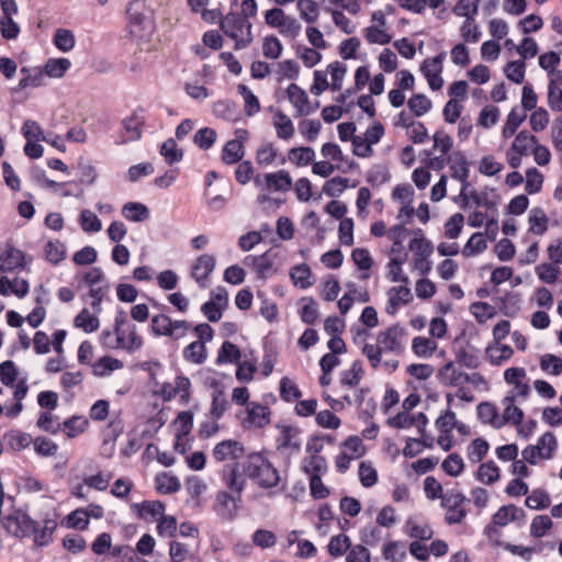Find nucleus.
Masks as SVG:
<instances>
[{"label":"nucleus","mask_w":562,"mask_h":562,"mask_svg":"<svg viewBox=\"0 0 562 562\" xmlns=\"http://www.w3.org/2000/svg\"><path fill=\"white\" fill-rule=\"evenodd\" d=\"M150 327L155 336H166L178 340L187 335L191 325L187 321H172L165 314H158L151 318Z\"/></svg>","instance_id":"5"},{"label":"nucleus","mask_w":562,"mask_h":562,"mask_svg":"<svg viewBox=\"0 0 562 562\" xmlns=\"http://www.w3.org/2000/svg\"><path fill=\"white\" fill-rule=\"evenodd\" d=\"M303 470L310 476H321L327 470V462L324 457L313 454L303 461Z\"/></svg>","instance_id":"50"},{"label":"nucleus","mask_w":562,"mask_h":562,"mask_svg":"<svg viewBox=\"0 0 562 562\" xmlns=\"http://www.w3.org/2000/svg\"><path fill=\"white\" fill-rule=\"evenodd\" d=\"M191 382L187 376L178 375L172 382H166L161 385L159 394L166 402L171 401L176 396L186 404L190 398Z\"/></svg>","instance_id":"15"},{"label":"nucleus","mask_w":562,"mask_h":562,"mask_svg":"<svg viewBox=\"0 0 562 562\" xmlns=\"http://www.w3.org/2000/svg\"><path fill=\"white\" fill-rule=\"evenodd\" d=\"M439 376L445 385L457 387L464 384L465 372L449 362L439 370Z\"/></svg>","instance_id":"33"},{"label":"nucleus","mask_w":562,"mask_h":562,"mask_svg":"<svg viewBox=\"0 0 562 562\" xmlns=\"http://www.w3.org/2000/svg\"><path fill=\"white\" fill-rule=\"evenodd\" d=\"M561 273L560 267L552 261L543 262L536 267L537 277L544 283L553 284Z\"/></svg>","instance_id":"52"},{"label":"nucleus","mask_w":562,"mask_h":562,"mask_svg":"<svg viewBox=\"0 0 562 562\" xmlns=\"http://www.w3.org/2000/svg\"><path fill=\"white\" fill-rule=\"evenodd\" d=\"M144 124V117L137 113H133L131 116L122 121L123 131L116 136L115 144L123 145L128 142L138 140L142 137V126Z\"/></svg>","instance_id":"19"},{"label":"nucleus","mask_w":562,"mask_h":562,"mask_svg":"<svg viewBox=\"0 0 562 562\" xmlns=\"http://www.w3.org/2000/svg\"><path fill=\"white\" fill-rule=\"evenodd\" d=\"M363 375V368L360 361H353L350 369L341 372L340 382L348 387L357 386Z\"/></svg>","instance_id":"53"},{"label":"nucleus","mask_w":562,"mask_h":562,"mask_svg":"<svg viewBox=\"0 0 562 562\" xmlns=\"http://www.w3.org/2000/svg\"><path fill=\"white\" fill-rule=\"evenodd\" d=\"M504 380L506 383L514 385L512 392L515 393L516 398L520 397L526 400L530 392V385L527 381V373L524 368L512 367L504 371Z\"/></svg>","instance_id":"18"},{"label":"nucleus","mask_w":562,"mask_h":562,"mask_svg":"<svg viewBox=\"0 0 562 562\" xmlns=\"http://www.w3.org/2000/svg\"><path fill=\"white\" fill-rule=\"evenodd\" d=\"M513 353L510 346L501 342H494L486 348V356L493 366H502L512 358Z\"/></svg>","instance_id":"32"},{"label":"nucleus","mask_w":562,"mask_h":562,"mask_svg":"<svg viewBox=\"0 0 562 562\" xmlns=\"http://www.w3.org/2000/svg\"><path fill=\"white\" fill-rule=\"evenodd\" d=\"M123 368V362L119 359L105 356L100 358L93 366L92 372L95 376H106L114 370Z\"/></svg>","instance_id":"42"},{"label":"nucleus","mask_w":562,"mask_h":562,"mask_svg":"<svg viewBox=\"0 0 562 562\" xmlns=\"http://www.w3.org/2000/svg\"><path fill=\"white\" fill-rule=\"evenodd\" d=\"M407 330L395 324L378 331L374 342H367L362 347V353L367 357L373 369L383 367L393 372L398 368V357L405 351Z\"/></svg>","instance_id":"1"},{"label":"nucleus","mask_w":562,"mask_h":562,"mask_svg":"<svg viewBox=\"0 0 562 562\" xmlns=\"http://www.w3.org/2000/svg\"><path fill=\"white\" fill-rule=\"evenodd\" d=\"M241 357L240 349L231 341H224L218 349L216 364L238 362Z\"/></svg>","instance_id":"40"},{"label":"nucleus","mask_w":562,"mask_h":562,"mask_svg":"<svg viewBox=\"0 0 562 562\" xmlns=\"http://www.w3.org/2000/svg\"><path fill=\"white\" fill-rule=\"evenodd\" d=\"M526 117L527 113L524 110H520L517 106L513 108L507 115L505 125L503 126V137H512L516 133L518 127L522 124V122L526 120Z\"/></svg>","instance_id":"36"},{"label":"nucleus","mask_w":562,"mask_h":562,"mask_svg":"<svg viewBox=\"0 0 562 562\" xmlns=\"http://www.w3.org/2000/svg\"><path fill=\"white\" fill-rule=\"evenodd\" d=\"M280 449H291L292 451H299L301 448V440L299 432L295 429L285 427L280 438L278 439Z\"/></svg>","instance_id":"59"},{"label":"nucleus","mask_w":562,"mask_h":562,"mask_svg":"<svg viewBox=\"0 0 562 562\" xmlns=\"http://www.w3.org/2000/svg\"><path fill=\"white\" fill-rule=\"evenodd\" d=\"M526 517V512L522 508L514 504L503 505L492 516V524L485 527V533L491 536L497 527L503 528L514 521L524 522Z\"/></svg>","instance_id":"11"},{"label":"nucleus","mask_w":562,"mask_h":562,"mask_svg":"<svg viewBox=\"0 0 562 562\" xmlns=\"http://www.w3.org/2000/svg\"><path fill=\"white\" fill-rule=\"evenodd\" d=\"M477 417L483 424L491 425L495 429L502 428L501 415L493 403H480L477 405Z\"/></svg>","instance_id":"30"},{"label":"nucleus","mask_w":562,"mask_h":562,"mask_svg":"<svg viewBox=\"0 0 562 562\" xmlns=\"http://www.w3.org/2000/svg\"><path fill=\"white\" fill-rule=\"evenodd\" d=\"M529 231L535 235H542L548 231L549 217L541 207H533L529 213Z\"/></svg>","instance_id":"37"},{"label":"nucleus","mask_w":562,"mask_h":562,"mask_svg":"<svg viewBox=\"0 0 562 562\" xmlns=\"http://www.w3.org/2000/svg\"><path fill=\"white\" fill-rule=\"evenodd\" d=\"M70 66L68 58H52L45 64L44 74L50 78H61Z\"/></svg>","instance_id":"46"},{"label":"nucleus","mask_w":562,"mask_h":562,"mask_svg":"<svg viewBox=\"0 0 562 562\" xmlns=\"http://www.w3.org/2000/svg\"><path fill=\"white\" fill-rule=\"evenodd\" d=\"M382 555L389 562H403L406 557V547L401 541H391L383 546Z\"/></svg>","instance_id":"44"},{"label":"nucleus","mask_w":562,"mask_h":562,"mask_svg":"<svg viewBox=\"0 0 562 562\" xmlns=\"http://www.w3.org/2000/svg\"><path fill=\"white\" fill-rule=\"evenodd\" d=\"M183 358L192 363L201 364L206 359V348L202 341H193L183 350Z\"/></svg>","instance_id":"49"},{"label":"nucleus","mask_w":562,"mask_h":562,"mask_svg":"<svg viewBox=\"0 0 562 562\" xmlns=\"http://www.w3.org/2000/svg\"><path fill=\"white\" fill-rule=\"evenodd\" d=\"M21 74L23 77L20 79L18 87L14 89L15 91L24 90L29 87L36 88L41 87L44 83V70L40 68H21Z\"/></svg>","instance_id":"31"},{"label":"nucleus","mask_w":562,"mask_h":562,"mask_svg":"<svg viewBox=\"0 0 562 562\" xmlns=\"http://www.w3.org/2000/svg\"><path fill=\"white\" fill-rule=\"evenodd\" d=\"M238 93L243 97L245 102L244 111L246 115L252 116L260 111V103L258 98L252 93V91L246 85H238L237 87Z\"/></svg>","instance_id":"48"},{"label":"nucleus","mask_w":562,"mask_h":562,"mask_svg":"<svg viewBox=\"0 0 562 562\" xmlns=\"http://www.w3.org/2000/svg\"><path fill=\"white\" fill-rule=\"evenodd\" d=\"M490 445L483 438L474 439L467 448V457L470 462L479 463L488 452Z\"/></svg>","instance_id":"45"},{"label":"nucleus","mask_w":562,"mask_h":562,"mask_svg":"<svg viewBox=\"0 0 562 562\" xmlns=\"http://www.w3.org/2000/svg\"><path fill=\"white\" fill-rule=\"evenodd\" d=\"M288 158L297 167L307 166L313 162L315 151L312 147H293L288 151Z\"/></svg>","instance_id":"39"},{"label":"nucleus","mask_w":562,"mask_h":562,"mask_svg":"<svg viewBox=\"0 0 562 562\" xmlns=\"http://www.w3.org/2000/svg\"><path fill=\"white\" fill-rule=\"evenodd\" d=\"M115 325L120 349L133 353L142 348L144 341L134 324L127 322L122 315L115 318Z\"/></svg>","instance_id":"8"},{"label":"nucleus","mask_w":562,"mask_h":562,"mask_svg":"<svg viewBox=\"0 0 562 562\" xmlns=\"http://www.w3.org/2000/svg\"><path fill=\"white\" fill-rule=\"evenodd\" d=\"M244 473L259 487L270 490L279 485V470L261 453L250 454L241 465Z\"/></svg>","instance_id":"2"},{"label":"nucleus","mask_w":562,"mask_h":562,"mask_svg":"<svg viewBox=\"0 0 562 562\" xmlns=\"http://www.w3.org/2000/svg\"><path fill=\"white\" fill-rule=\"evenodd\" d=\"M36 426L46 432L57 434L61 430V423L50 412H42L37 418Z\"/></svg>","instance_id":"58"},{"label":"nucleus","mask_w":562,"mask_h":562,"mask_svg":"<svg viewBox=\"0 0 562 562\" xmlns=\"http://www.w3.org/2000/svg\"><path fill=\"white\" fill-rule=\"evenodd\" d=\"M407 106L416 116H423L430 111L432 103L425 94L418 93L407 101Z\"/></svg>","instance_id":"64"},{"label":"nucleus","mask_w":562,"mask_h":562,"mask_svg":"<svg viewBox=\"0 0 562 562\" xmlns=\"http://www.w3.org/2000/svg\"><path fill=\"white\" fill-rule=\"evenodd\" d=\"M272 124L278 138L288 140L293 137L295 133L293 122L290 116H288L282 111L278 110L274 113Z\"/></svg>","instance_id":"29"},{"label":"nucleus","mask_w":562,"mask_h":562,"mask_svg":"<svg viewBox=\"0 0 562 562\" xmlns=\"http://www.w3.org/2000/svg\"><path fill=\"white\" fill-rule=\"evenodd\" d=\"M525 505L535 510L546 509L551 505L550 495L543 488H536L531 494H527Z\"/></svg>","instance_id":"41"},{"label":"nucleus","mask_w":562,"mask_h":562,"mask_svg":"<svg viewBox=\"0 0 562 562\" xmlns=\"http://www.w3.org/2000/svg\"><path fill=\"white\" fill-rule=\"evenodd\" d=\"M57 528V513L54 509L47 510L41 520H34V530L27 538H32L37 547H46L53 541V532Z\"/></svg>","instance_id":"7"},{"label":"nucleus","mask_w":562,"mask_h":562,"mask_svg":"<svg viewBox=\"0 0 562 562\" xmlns=\"http://www.w3.org/2000/svg\"><path fill=\"white\" fill-rule=\"evenodd\" d=\"M296 8L302 20L314 23L319 15V8L315 0H297Z\"/></svg>","instance_id":"47"},{"label":"nucleus","mask_w":562,"mask_h":562,"mask_svg":"<svg viewBox=\"0 0 562 562\" xmlns=\"http://www.w3.org/2000/svg\"><path fill=\"white\" fill-rule=\"evenodd\" d=\"M447 164L451 169L452 178L459 180L463 183V188H465L470 173L469 162L465 156L461 151H454L448 156Z\"/></svg>","instance_id":"24"},{"label":"nucleus","mask_w":562,"mask_h":562,"mask_svg":"<svg viewBox=\"0 0 562 562\" xmlns=\"http://www.w3.org/2000/svg\"><path fill=\"white\" fill-rule=\"evenodd\" d=\"M557 440L552 432H544L537 441L536 445L527 446L521 454L525 461L530 464H536L538 460L550 459L555 449Z\"/></svg>","instance_id":"10"},{"label":"nucleus","mask_w":562,"mask_h":562,"mask_svg":"<svg viewBox=\"0 0 562 562\" xmlns=\"http://www.w3.org/2000/svg\"><path fill=\"white\" fill-rule=\"evenodd\" d=\"M245 155L244 145L240 139L228 140L222 150V160L226 165L239 162Z\"/></svg>","instance_id":"34"},{"label":"nucleus","mask_w":562,"mask_h":562,"mask_svg":"<svg viewBox=\"0 0 562 562\" xmlns=\"http://www.w3.org/2000/svg\"><path fill=\"white\" fill-rule=\"evenodd\" d=\"M122 215L130 222H144L149 217V210L143 203L127 202L122 207Z\"/></svg>","instance_id":"35"},{"label":"nucleus","mask_w":562,"mask_h":562,"mask_svg":"<svg viewBox=\"0 0 562 562\" xmlns=\"http://www.w3.org/2000/svg\"><path fill=\"white\" fill-rule=\"evenodd\" d=\"M75 326L83 329L86 333H92L99 328L100 322L99 318L91 314L88 310H82L75 317Z\"/></svg>","instance_id":"57"},{"label":"nucleus","mask_w":562,"mask_h":562,"mask_svg":"<svg viewBox=\"0 0 562 562\" xmlns=\"http://www.w3.org/2000/svg\"><path fill=\"white\" fill-rule=\"evenodd\" d=\"M240 504V495H233L227 491H220L215 496L213 509L221 518L232 521L238 516L241 507Z\"/></svg>","instance_id":"12"},{"label":"nucleus","mask_w":562,"mask_h":562,"mask_svg":"<svg viewBox=\"0 0 562 562\" xmlns=\"http://www.w3.org/2000/svg\"><path fill=\"white\" fill-rule=\"evenodd\" d=\"M290 103L296 109L299 115H307L314 111L310 105L307 93L296 83H291L286 89Z\"/></svg>","instance_id":"26"},{"label":"nucleus","mask_w":562,"mask_h":562,"mask_svg":"<svg viewBox=\"0 0 562 562\" xmlns=\"http://www.w3.org/2000/svg\"><path fill=\"white\" fill-rule=\"evenodd\" d=\"M409 249L414 257H430L434 250L432 243L426 239L422 229L415 232V237L409 241Z\"/></svg>","instance_id":"38"},{"label":"nucleus","mask_w":562,"mask_h":562,"mask_svg":"<svg viewBox=\"0 0 562 562\" xmlns=\"http://www.w3.org/2000/svg\"><path fill=\"white\" fill-rule=\"evenodd\" d=\"M160 154L169 165L180 161L183 157V151L178 148L173 138H169L162 143Z\"/></svg>","instance_id":"63"},{"label":"nucleus","mask_w":562,"mask_h":562,"mask_svg":"<svg viewBox=\"0 0 562 562\" xmlns=\"http://www.w3.org/2000/svg\"><path fill=\"white\" fill-rule=\"evenodd\" d=\"M46 259L54 265L59 263L66 256V247L59 240H49L44 248Z\"/></svg>","instance_id":"61"},{"label":"nucleus","mask_w":562,"mask_h":562,"mask_svg":"<svg viewBox=\"0 0 562 562\" xmlns=\"http://www.w3.org/2000/svg\"><path fill=\"white\" fill-rule=\"evenodd\" d=\"M437 344L426 337H415L412 341V350L418 357H430L436 350Z\"/></svg>","instance_id":"62"},{"label":"nucleus","mask_w":562,"mask_h":562,"mask_svg":"<svg viewBox=\"0 0 562 562\" xmlns=\"http://www.w3.org/2000/svg\"><path fill=\"white\" fill-rule=\"evenodd\" d=\"M357 186V181L349 184V180L347 178L335 177L328 180L323 190L324 193L328 196H339L348 187L355 188Z\"/></svg>","instance_id":"56"},{"label":"nucleus","mask_w":562,"mask_h":562,"mask_svg":"<svg viewBox=\"0 0 562 562\" xmlns=\"http://www.w3.org/2000/svg\"><path fill=\"white\" fill-rule=\"evenodd\" d=\"M251 541L260 549H269L276 546L277 536L271 530L259 528L252 533Z\"/></svg>","instance_id":"60"},{"label":"nucleus","mask_w":562,"mask_h":562,"mask_svg":"<svg viewBox=\"0 0 562 562\" xmlns=\"http://www.w3.org/2000/svg\"><path fill=\"white\" fill-rule=\"evenodd\" d=\"M358 475L360 483L364 487H372L378 483V471L371 461H362L359 464Z\"/></svg>","instance_id":"54"},{"label":"nucleus","mask_w":562,"mask_h":562,"mask_svg":"<svg viewBox=\"0 0 562 562\" xmlns=\"http://www.w3.org/2000/svg\"><path fill=\"white\" fill-rule=\"evenodd\" d=\"M7 531L18 538H26L34 530V519L22 510H14L3 518Z\"/></svg>","instance_id":"13"},{"label":"nucleus","mask_w":562,"mask_h":562,"mask_svg":"<svg viewBox=\"0 0 562 562\" xmlns=\"http://www.w3.org/2000/svg\"><path fill=\"white\" fill-rule=\"evenodd\" d=\"M216 266V259L213 255L203 254L199 256L191 266V277L200 288L207 286V280Z\"/></svg>","instance_id":"16"},{"label":"nucleus","mask_w":562,"mask_h":562,"mask_svg":"<svg viewBox=\"0 0 562 562\" xmlns=\"http://www.w3.org/2000/svg\"><path fill=\"white\" fill-rule=\"evenodd\" d=\"M255 186L263 191H280L286 192L293 186L290 172L281 169L270 173H259L254 178Z\"/></svg>","instance_id":"9"},{"label":"nucleus","mask_w":562,"mask_h":562,"mask_svg":"<svg viewBox=\"0 0 562 562\" xmlns=\"http://www.w3.org/2000/svg\"><path fill=\"white\" fill-rule=\"evenodd\" d=\"M487 248V241L483 233H474L463 247L462 255L472 257L483 252Z\"/></svg>","instance_id":"51"},{"label":"nucleus","mask_w":562,"mask_h":562,"mask_svg":"<svg viewBox=\"0 0 562 562\" xmlns=\"http://www.w3.org/2000/svg\"><path fill=\"white\" fill-rule=\"evenodd\" d=\"M412 299V291L407 284L402 286H393L387 291V303L385 312L389 315H394L401 305L408 304Z\"/></svg>","instance_id":"22"},{"label":"nucleus","mask_w":562,"mask_h":562,"mask_svg":"<svg viewBox=\"0 0 562 562\" xmlns=\"http://www.w3.org/2000/svg\"><path fill=\"white\" fill-rule=\"evenodd\" d=\"M537 137L527 131L519 132L509 149L506 151V159L508 165L516 169L521 165V158L532 153L537 143Z\"/></svg>","instance_id":"6"},{"label":"nucleus","mask_w":562,"mask_h":562,"mask_svg":"<svg viewBox=\"0 0 562 562\" xmlns=\"http://www.w3.org/2000/svg\"><path fill=\"white\" fill-rule=\"evenodd\" d=\"M222 480L229 490L238 495L241 494L246 486V480L240 473V467L237 462L224 465Z\"/></svg>","instance_id":"23"},{"label":"nucleus","mask_w":562,"mask_h":562,"mask_svg":"<svg viewBox=\"0 0 562 562\" xmlns=\"http://www.w3.org/2000/svg\"><path fill=\"white\" fill-rule=\"evenodd\" d=\"M516 395L514 392H509L503 400L502 405L504 406L503 415L501 416L502 427L512 423L513 425L519 426L524 420V412L515 405Z\"/></svg>","instance_id":"25"},{"label":"nucleus","mask_w":562,"mask_h":562,"mask_svg":"<svg viewBox=\"0 0 562 562\" xmlns=\"http://www.w3.org/2000/svg\"><path fill=\"white\" fill-rule=\"evenodd\" d=\"M269 423L270 413L267 406L256 402L247 405V416L243 420L245 428H262Z\"/></svg>","instance_id":"21"},{"label":"nucleus","mask_w":562,"mask_h":562,"mask_svg":"<svg viewBox=\"0 0 562 562\" xmlns=\"http://www.w3.org/2000/svg\"><path fill=\"white\" fill-rule=\"evenodd\" d=\"M139 518L148 521H157L165 514V505L160 501H145L140 504H134Z\"/></svg>","instance_id":"28"},{"label":"nucleus","mask_w":562,"mask_h":562,"mask_svg":"<svg viewBox=\"0 0 562 562\" xmlns=\"http://www.w3.org/2000/svg\"><path fill=\"white\" fill-rule=\"evenodd\" d=\"M22 134L26 140L33 142H49V136H46L36 121L26 120L22 125Z\"/></svg>","instance_id":"55"},{"label":"nucleus","mask_w":562,"mask_h":562,"mask_svg":"<svg viewBox=\"0 0 562 562\" xmlns=\"http://www.w3.org/2000/svg\"><path fill=\"white\" fill-rule=\"evenodd\" d=\"M251 23L239 13H228L221 20L223 32L234 40L235 49H243L252 42Z\"/></svg>","instance_id":"3"},{"label":"nucleus","mask_w":562,"mask_h":562,"mask_svg":"<svg viewBox=\"0 0 562 562\" xmlns=\"http://www.w3.org/2000/svg\"><path fill=\"white\" fill-rule=\"evenodd\" d=\"M475 477L486 485H492L499 480V469L494 461H487L479 467Z\"/></svg>","instance_id":"43"},{"label":"nucleus","mask_w":562,"mask_h":562,"mask_svg":"<svg viewBox=\"0 0 562 562\" xmlns=\"http://www.w3.org/2000/svg\"><path fill=\"white\" fill-rule=\"evenodd\" d=\"M245 449L243 445L233 439L218 442L212 451V457L217 462L235 461L244 456Z\"/></svg>","instance_id":"20"},{"label":"nucleus","mask_w":562,"mask_h":562,"mask_svg":"<svg viewBox=\"0 0 562 562\" xmlns=\"http://www.w3.org/2000/svg\"><path fill=\"white\" fill-rule=\"evenodd\" d=\"M24 252L10 244L0 247V272H13L23 269Z\"/></svg>","instance_id":"17"},{"label":"nucleus","mask_w":562,"mask_h":562,"mask_svg":"<svg viewBox=\"0 0 562 562\" xmlns=\"http://www.w3.org/2000/svg\"><path fill=\"white\" fill-rule=\"evenodd\" d=\"M446 57V53L442 52L439 55L425 59L420 65V71L427 79L429 88L431 90H439L443 85L441 77L442 61Z\"/></svg>","instance_id":"14"},{"label":"nucleus","mask_w":562,"mask_h":562,"mask_svg":"<svg viewBox=\"0 0 562 562\" xmlns=\"http://www.w3.org/2000/svg\"><path fill=\"white\" fill-rule=\"evenodd\" d=\"M469 502L463 493L456 490L447 491L441 499V507L446 510L445 521L448 525L461 524L468 514L464 505Z\"/></svg>","instance_id":"4"},{"label":"nucleus","mask_w":562,"mask_h":562,"mask_svg":"<svg viewBox=\"0 0 562 562\" xmlns=\"http://www.w3.org/2000/svg\"><path fill=\"white\" fill-rule=\"evenodd\" d=\"M246 267L252 268L258 278L266 279L273 272V261L270 256L266 252L260 256H246L244 259Z\"/></svg>","instance_id":"27"}]
</instances>
